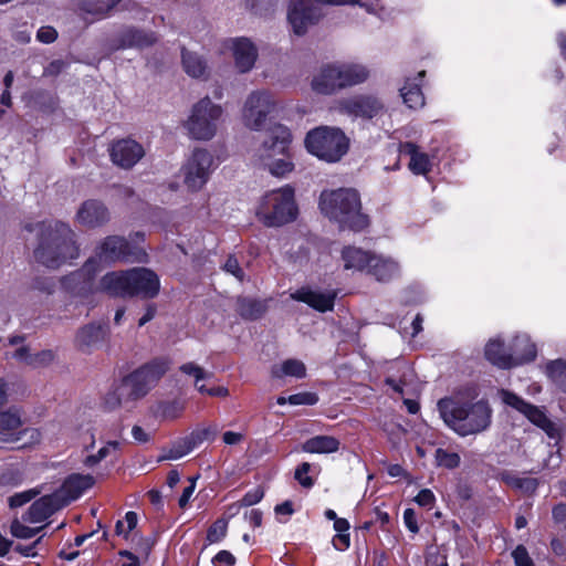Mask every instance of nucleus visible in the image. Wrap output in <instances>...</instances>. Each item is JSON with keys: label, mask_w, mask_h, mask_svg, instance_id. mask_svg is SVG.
Returning a JSON list of instances; mask_svg holds the SVG:
<instances>
[{"label": "nucleus", "mask_w": 566, "mask_h": 566, "mask_svg": "<svg viewBox=\"0 0 566 566\" xmlns=\"http://www.w3.org/2000/svg\"><path fill=\"white\" fill-rule=\"evenodd\" d=\"M25 230L38 235L33 255L42 265L57 269L78 256L76 234L69 224L51 220L27 224Z\"/></svg>", "instance_id": "1"}, {"label": "nucleus", "mask_w": 566, "mask_h": 566, "mask_svg": "<svg viewBox=\"0 0 566 566\" xmlns=\"http://www.w3.org/2000/svg\"><path fill=\"white\" fill-rule=\"evenodd\" d=\"M169 369V361L160 358L134 370L104 398L107 409L130 408L144 398Z\"/></svg>", "instance_id": "2"}, {"label": "nucleus", "mask_w": 566, "mask_h": 566, "mask_svg": "<svg viewBox=\"0 0 566 566\" xmlns=\"http://www.w3.org/2000/svg\"><path fill=\"white\" fill-rule=\"evenodd\" d=\"M438 410L444 423L460 436L485 431L492 419V408L486 400L465 401L460 395L443 398Z\"/></svg>", "instance_id": "3"}, {"label": "nucleus", "mask_w": 566, "mask_h": 566, "mask_svg": "<svg viewBox=\"0 0 566 566\" xmlns=\"http://www.w3.org/2000/svg\"><path fill=\"white\" fill-rule=\"evenodd\" d=\"M318 205L322 213L343 229L360 231L369 223L368 217L361 212L360 197L355 189L324 190Z\"/></svg>", "instance_id": "4"}, {"label": "nucleus", "mask_w": 566, "mask_h": 566, "mask_svg": "<svg viewBox=\"0 0 566 566\" xmlns=\"http://www.w3.org/2000/svg\"><path fill=\"white\" fill-rule=\"evenodd\" d=\"M292 135L287 127L277 124L271 127L268 138L258 149L261 165L274 177L284 178L294 170L290 154Z\"/></svg>", "instance_id": "5"}, {"label": "nucleus", "mask_w": 566, "mask_h": 566, "mask_svg": "<svg viewBox=\"0 0 566 566\" xmlns=\"http://www.w3.org/2000/svg\"><path fill=\"white\" fill-rule=\"evenodd\" d=\"M319 3L329 6L358 4L371 13L380 8V0H290L287 22L294 34L304 35L311 27L319 21L322 17Z\"/></svg>", "instance_id": "6"}, {"label": "nucleus", "mask_w": 566, "mask_h": 566, "mask_svg": "<svg viewBox=\"0 0 566 566\" xmlns=\"http://www.w3.org/2000/svg\"><path fill=\"white\" fill-rule=\"evenodd\" d=\"M258 220L265 227H282L297 217L294 188L285 185L265 192L255 208Z\"/></svg>", "instance_id": "7"}, {"label": "nucleus", "mask_w": 566, "mask_h": 566, "mask_svg": "<svg viewBox=\"0 0 566 566\" xmlns=\"http://www.w3.org/2000/svg\"><path fill=\"white\" fill-rule=\"evenodd\" d=\"M144 241V233L136 232L129 237L127 241L123 237L109 235L105 238L96 250V256L88 260L82 272L92 275L96 269L95 263H112L116 261H137L146 260V252L137 247L138 242Z\"/></svg>", "instance_id": "8"}, {"label": "nucleus", "mask_w": 566, "mask_h": 566, "mask_svg": "<svg viewBox=\"0 0 566 566\" xmlns=\"http://www.w3.org/2000/svg\"><path fill=\"white\" fill-rule=\"evenodd\" d=\"M304 144L310 154L327 163L339 161L349 148V140L344 132L329 126L310 130Z\"/></svg>", "instance_id": "9"}, {"label": "nucleus", "mask_w": 566, "mask_h": 566, "mask_svg": "<svg viewBox=\"0 0 566 566\" xmlns=\"http://www.w3.org/2000/svg\"><path fill=\"white\" fill-rule=\"evenodd\" d=\"M222 114V107L206 96L193 104L187 119L184 122V128L192 139L210 140L217 134L218 123Z\"/></svg>", "instance_id": "10"}, {"label": "nucleus", "mask_w": 566, "mask_h": 566, "mask_svg": "<svg viewBox=\"0 0 566 566\" xmlns=\"http://www.w3.org/2000/svg\"><path fill=\"white\" fill-rule=\"evenodd\" d=\"M214 168L212 154L205 148H196L180 169L184 185L191 192L200 191L209 181Z\"/></svg>", "instance_id": "11"}, {"label": "nucleus", "mask_w": 566, "mask_h": 566, "mask_svg": "<svg viewBox=\"0 0 566 566\" xmlns=\"http://www.w3.org/2000/svg\"><path fill=\"white\" fill-rule=\"evenodd\" d=\"M21 417L17 410L0 412V442L17 449L32 447L40 442L41 433L35 428H21Z\"/></svg>", "instance_id": "12"}, {"label": "nucleus", "mask_w": 566, "mask_h": 566, "mask_svg": "<svg viewBox=\"0 0 566 566\" xmlns=\"http://www.w3.org/2000/svg\"><path fill=\"white\" fill-rule=\"evenodd\" d=\"M497 396L502 403L523 415L530 422L541 428L551 439L559 437L557 426L547 417L544 408L530 403L521 396L507 389H500Z\"/></svg>", "instance_id": "13"}, {"label": "nucleus", "mask_w": 566, "mask_h": 566, "mask_svg": "<svg viewBox=\"0 0 566 566\" xmlns=\"http://www.w3.org/2000/svg\"><path fill=\"white\" fill-rule=\"evenodd\" d=\"M277 103L272 93L265 90L251 92L242 108V120L244 126L252 130H262L268 116L274 113Z\"/></svg>", "instance_id": "14"}, {"label": "nucleus", "mask_w": 566, "mask_h": 566, "mask_svg": "<svg viewBox=\"0 0 566 566\" xmlns=\"http://www.w3.org/2000/svg\"><path fill=\"white\" fill-rule=\"evenodd\" d=\"M129 296L140 295L145 298L155 297L160 290L158 275L146 268L129 270Z\"/></svg>", "instance_id": "15"}, {"label": "nucleus", "mask_w": 566, "mask_h": 566, "mask_svg": "<svg viewBox=\"0 0 566 566\" xmlns=\"http://www.w3.org/2000/svg\"><path fill=\"white\" fill-rule=\"evenodd\" d=\"M337 109L349 116L373 118L381 112L382 104L377 97L359 95L340 99Z\"/></svg>", "instance_id": "16"}, {"label": "nucleus", "mask_w": 566, "mask_h": 566, "mask_svg": "<svg viewBox=\"0 0 566 566\" xmlns=\"http://www.w3.org/2000/svg\"><path fill=\"white\" fill-rule=\"evenodd\" d=\"M108 220L109 211L107 207L96 199H88L82 202L75 213V221L80 226L90 229L102 227Z\"/></svg>", "instance_id": "17"}, {"label": "nucleus", "mask_w": 566, "mask_h": 566, "mask_svg": "<svg viewBox=\"0 0 566 566\" xmlns=\"http://www.w3.org/2000/svg\"><path fill=\"white\" fill-rule=\"evenodd\" d=\"M145 155L140 144L133 139H120L111 147L112 161L124 169L135 166Z\"/></svg>", "instance_id": "18"}, {"label": "nucleus", "mask_w": 566, "mask_h": 566, "mask_svg": "<svg viewBox=\"0 0 566 566\" xmlns=\"http://www.w3.org/2000/svg\"><path fill=\"white\" fill-rule=\"evenodd\" d=\"M94 483L95 479L91 474L73 473L64 480L61 488L54 494L59 495V501H62L61 504L65 506L70 502L77 500Z\"/></svg>", "instance_id": "19"}, {"label": "nucleus", "mask_w": 566, "mask_h": 566, "mask_svg": "<svg viewBox=\"0 0 566 566\" xmlns=\"http://www.w3.org/2000/svg\"><path fill=\"white\" fill-rule=\"evenodd\" d=\"M234 65L240 73L251 71L258 59V49L248 38H235L229 41Z\"/></svg>", "instance_id": "20"}, {"label": "nucleus", "mask_w": 566, "mask_h": 566, "mask_svg": "<svg viewBox=\"0 0 566 566\" xmlns=\"http://www.w3.org/2000/svg\"><path fill=\"white\" fill-rule=\"evenodd\" d=\"M336 293L334 291H319L310 286H303L291 293V298L303 302L318 312L333 310Z\"/></svg>", "instance_id": "21"}, {"label": "nucleus", "mask_w": 566, "mask_h": 566, "mask_svg": "<svg viewBox=\"0 0 566 566\" xmlns=\"http://www.w3.org/2000/svg\"><path fill=\"white\" fill-rule=\"evenodd\" d=\"M108 329L105 325L91 323L80 328L75 336V346L83 353H92L105 342Z\"/></svg>", "instance_id": "22"}, {"label": "nucleus", "mask_w": 566, "mask_h": 566, "mask_svg": "<svg viewBox=\"0 0 566 566\" xmlns=\"http://www.w3.org/2000/svg\"><path fill=\"white\" fill-rule=\"evenodd\" d=\"M312 90L322 95H332L342 90L335 63L322 65L313 75Z\"/></svg>", "instance_id": "23"}, {"label": "nucleus", "mask_w": 566, "mask_h": 566, "mask_svg": "<svg viewBox=\"0 0 566 566\" xmlns=\"http://www.w3.org/2000/svg\"><path fill=\"white\" fill-rule=\"evenodd\" d=\"M61 503L62 501H59V495H55L54 493L42 496L35 501L22 516L23 522H28L30 524L42 523L55 511L63 507Z\"/></svg>", "instance_id": "24"}, {"label": "nucleus", "mask_w": 566, "mask_h": 566, "mask_svg": "<svg viewBox=\"0 0 566 566\" xmlns=\"http://www.w3.org/2000/svg\"><path fill=\"white\" fill-rule=\"evenodd\" d=\"M367 273L378 282H389L399 276L400 265L394 258L374 252Z\"/></svg>", "instance_id": "25"}, {"label": "nucleus", "mask_w": 566, "mask_h": 566, "mask_svg": "<svg viewBox=\"0 0 566 566\" xmlns=\"http://www.w3.org/2000/svg\"><path fill=\"white\" fill-rule=\"evenodd\" d=\"M371 251L364 250L355 245H346L342 249L340 260L343 268L350 272H368L369 263L373 256Z\"/></svg>", "instance_id": "26"}, {"label": "nucleus", "mask_w": 566, "mask_h": 566, "mask_svg": "<svg viewBox=\"0 0 566 566\" xmlns=\"http://www.w3.org/2000/svg\"><path fill=\"white\" fill-rule=\"evenodd\" d=\"M340 88L364 83L369 76L366 65L355 62H335Z\"/></svg>", "instance_id": "27"}, {"label": "nucleus", "mask_w": 566, "mask_h": 566, "mask_svg": "<svg viewBox=\"0 0 566 566\" xmlns=\"http://www.w3.org/2000/svg\"><path fill=\"white\" fill-rule=\"evenodd\" d=\"M129 270L106 273L97 290L112 296H129Z\"/></svg>", "instance_id": "28"}, {"label": "nucleus", "mask_w": 566, "mask_h": 566, "mask_svg": "<svg viewBox=\"0 0 566 566\" xmlns=\"http://www.w3.org/2000/svg\"><path fill=\"white\" fill-rule=\"evenodd\" d=\"M424 74V71H420L415 76L407 77L400 88V96L409 108L417 109L424 105V96L421 91Z\"/></svg>", "instance_id": "29"}, {"label": "nucleus", "mask_w": 566, "mask_h": 566, "mask_svg": "<svg viewBox=\"0 0 566 566\" xmlns=\"http://www.w3.org/2000/svg\"><path fill=\"white\" fill-rule=\"evenodd\" d=\"M485 358L503 369L513 367V358L510 350V344L506 346L500 337L492 338L488 342L484 349Z\"/></svg>", "instance_id": "30"}, {"label": "nucleus", "mask_w": 566, "mask_h": 566, "mask_svg": "<svg viewBox=\"0 0 566 566\" xmlns=\"http://www.w3.org/2000/svg\"><path fill=\"white\" fill-rule=\"evenodd\" d=\"M513 367L532 361L536 357V346L526 334L516 335L510 343Z\"/></svg>", "instance_id": "31"}, {"label": "nucleus", "mask_w": 566, "mask_h": 566, "mask_svg": "<svg viewBox=\"0 0 566 566\" xmlns=\"http://www.w3.org/2000/svg\"><path fill=\"white\" fill-rule=\"evenodd\" d=\"M399 151L401 155L410 157L409 169L416 175H426L432 168V160L426 153L419 150L418 146L412 143L400 144Z\"/></svg>", "instance_id": "32"}, {"label": "nucleus", "mask_w": 566, "mask_h": 566, "mask_svg": "<svg viewBox=\"0 0 566 566\" xmlns=\"http://www.w3.org/2000/svg\"><path fill=\"white\" fill-rule=\"evenodd\" d=\"M12 357L27 366L32 368L46 367L51 365L55 358L54 353L51 349H43L36 353H31L28 347L18 348Z\"/></svg>", "instance_id": "33"}, {"label": "nucleus", "mask_w": 566, "mask_h": 566, "mask_svg": "<svg viewBox=\"0 0 566 566\" xmlns=\"http://www.w3.org/2000/svg\"><path fill=\"white\" fill-rule=\"evenodd\" d=\"M398 376L389 375L386 378V384L392 389V391L405 396L412 391L413 371L412 369L403 364L398 363Z\"/></svg>", "instance_id": "34"}, {"label": "nucleus", "mask_w": 566, "mask_h": 566, "mask_svg": "<svg viewBox=\"0 0 566 566\" xmlns=\"http://www.w3.org/2000/svg\"><path fill=\"white\" fill-rule=\"evenodd\" d=\"M157 40L154 32H144L140 30L128 29L123 32L117 49L144 48L151 45Z\"/></svg>", "instance_id": "35"}, {"label": "nucleus", "mask_w": 566, "mask_h": 566, "mask_svg": "<svg viewBox=\"0 0 566 566\" xmlns=\"http://www.w3.org/2000/svg\"><path fill=\"white\" fill-rule=\"evenodd\" d=\"M339 441L332 436H316L306 440L303 451L308 453H333L338 451Z\"/></svg>", "instance_id": "36"}, {"label": "nucleus", "mask_w": 566, "mask_h": 566, "mask_svg": "<svg viewBox=\"0 0 566 566\" xmlns=\"http://www.w3.org/2000/svg\"><path fill=\"white\" fill-rule=\"evenodd\" d=\"M181 60L182 67L189 76L193 78L206 76L208 70L207 63L199 54L182 50Z\"/></svg>", "instance_id": "37"}, {"label": "nucleus", "mask_w": 566, "mask_h": 566, "mask_svg": "<svg viewBox=\"0 0 566 566\" xmlns=\"http://www.w3.org/2000/svg\"><path fill=\"white\" fill-rule=\"evenodd\" d=\"M120 0H80V9L94 19H102L106 17L112 9H114Z\"/></svg>", "instance_id": "38"}, {"label": "nucleus", "mask_w": 566, "mask_h": 566, "mask_svg": "<svg viewBox=\"0 0 566 566\" xmlns=\"http://www.w3.org/2000/svg\"><path fill=\"white\" fill-rule=\"evenodd\" d=\"M272 373L277 378L284 376L303 378L306 374V368L303 361L298 359H286L279 367H275Z\"/></svg>", "instance_id": "39"}, {"label": "nucleus", "mask_w": 566, "mask_h": 566, "mask_svg": "<svg viewBox=\"0 0 566 566\" xmlns=\"http://www.w3.org/2000/svg\"><path fill=\"white\" fill-rule=\"evenodd\" d=\"M179 370L193 378V385L199 392H203L206 390V385L201 384V381L209 379L212 376V374L208 373L193 361L182 364L179 367Z\"/></svg>", "instance_id": "40"}, {"label": "nucleus", "mask_w": 566, "mask_h": 566, "mask_svg": "<svg viewBox=\"0 0 566 566\" xmlns=\"http://www.w3.org/2000/svg\"><path fill=\"white\" fill-rule=\"evenodd\" d=\"M548 378L566 392V361L557 359L546 365Z\"/></svg>", "instance_id": "41"}, {"label": "nucleus", "mask_w": 566, "mask_h": 566, "mask_svg": "<svg viewBox=\"0 0 566 566\" xmlns=\"http://www.w3.org/2000/svg\"><path fill=\"white\" fill-rule=\"evenodd\" d=\"M120 448V443L118 441H108L104 447H102L95 454L87 455L83 463L87 468H93L98 464L101 461L109 457L113 452L117 451Z\"/></svg>", "instance_id": "42"}, {"label": "nucleus", "mask_w": 566, "mask_h": 566, "mask_svg": "<svg viewBox=\"0 0 566 566\" xmlns=\"http://www.w3.org/2000/svg\"><path fill=\"white\" fill-rule=\"evenodd\" d=\"M264 304L251 298H242L238 303L239 313L247 318H256L264 312Z\"/></svg>", "instance_id": "43"}, {"label": "nucleus", "mask_w": 566, "mask_h": 566, "mask_svg": "<svg viewBox=\"0 0 566 566\" xmlns=\"http://www.w3.org/2000/svg\"><path fill=\"white\" fill-rule=\"evenodd\" d=\"M382 430L394 447L399 446L407 433V430L394 419L385 421Z\"/></svg>", "instance_id": "44"}, {"label": "nucleus", "mask_w": 566, "mask_h": 566, "mask_svg": "<svg viewBox=\"0 0 566 566\" xmlns=\"http://www.w3.org/2000/svg\"><path fill=\"white\" fill-rule=\"evenodd\" d=\"M185 409V403L178 400L160 403L156 415L163 420H174L178 418Z\"/></svg>", "instance_id": "45"}, {"label": "nucleus", "mask_w": 566, "mask_h": 566, "mask_svg": "<svg viewBox=\"0 0 566 566\" xmlns=\"http://www.w3.org/2000/svg\"><path fill=\"white\" fill-rule=\"evenodd\" d=\"M195 447L189 443V439L186 438L182 441L175 443L171 448L165 451L161 455V460H178L188 453H190Z\"/></svg>", "instance_id": "46"}, {"label": "nucleus", "mask_w": 566, "mask_h": 566, "mask_svg": "<svg viewBox=\"0 0 566 566\" xmlns=\"http://www.w3.org/2000/svg\"><path fill=\"white\" fill-rule=\"evenodd\" d=\"M23 518L12 521L10 525V532L13 537L21 539H29L34 537L43 527H30L25 525Z\"/></svg>", "instance_id": "47"}, {"label": "nucleus", "mask_w": 566, "mask_h": 566, "mask_svg": "<svg viewBox=\"0 0 566 566\" xmlns=\"http://www.w3.org/2000/svg\"><path fill=\"white\" fill-rule=\"evenodd\" d=\"M137 522V514L132 511L127 512L124 520L117 521L115 526L116 534L127 538L129 533L136 527Z\"/></svg>", "instance_id": "48"}, {"label": "nucleus", "mask_w": 566, "mask_h": 566, "mask_svg": "<svg viewBox=\"0 0 566 566\" xmlns=\"http://www.w3.org/2000/svg\"><path fill=\"white\" fill-rule=\"evenodd\" d=\"M217 428L209 427L205 429L195 430L188 436L189 443H191L195 449L199 447L205 441H212L217 436Z\"/></svg>", "instance_id": "49"}, {"label": "nucleus", "mask_w": 566, "mask_h": 566, "mask_svg": "<svg viewBox=\"0 0 566 566\" xmlns=\"http://www.w3.org/2000/svg\"><path fill=\"white\" fill-rule=\"evenodd\" d=\"M436 461L439 467L453 469L460 464V457L455 452H448L443 449H438L436 451Z\"/></svg>", "instance_id": "50"}, {"label": "nucleus", "mask_w": 566, "mask_h": 566, "mask_svg": "<svg viewBox=\"0 0 566 566\" xmlns=\"http://www.w3.org/2000/svg\"><path fill=\"white\" fill-rule=\"evenodd\" d=\"M228 523L226 520H217L208 530L207 541L211 544L220 542L227 534Z\"/></svg>", "instance_id": "51"}, {"label": "nucleus", "mask_w": 566, "mask_h": 566, "mask_svg": "<svg viewBox=\"0 0 566 566\" xmlns=\"http://www.w3.org/2000/svg\"><path fill=\"white\" fill-rule=\"evenodd\" d=\"M507 483L517 490H522L525 493H533L537 489V480L533 478H518L512 476L507 480Z\"/></svg>", "instance_id": "52"}, {"label": "nucleus", "mask_w": 566, "mask_h": 566, "mask_svg": "<svg viewBox=\"0 0 566 566\" xmlns=\"http://www.w3.org/2000/svg\"><path fill=\"white\" fill-rule=\"evenodd\" d=\"M318 398L313 392H300L291 395L287 398V401L290 405L297 406V405H315L317 402Z\"/></svg>", "instance_id": "53"}, {"label": "nucleus", "mask_w": 566, "mask_h": 566, "mask_svg": "<svg viewBox=\"0 0 566 566\" xmlns=\"http://www.w3.org/2000/svg\"><path fill=\"white\" fill-rule=\"evenodd\" d=\"M512 557L516 566H534L527 549L523 545H518L513 552Z\"/></svg>", "instance_id": "54"}, {"label": "nucleus", "mask_w": 566, "mask_h": 566, "mask_svg": "<svg viewBox=\"0 0 566 566\" xmlns=\"http://www.w3.org/2000/svg\"><path fill=\"white\" fill-rule=\"evenodd\" d=\"M310 469H311V464L307 462H304L295 471V479L304 488H311L313 485V480L308 475Z\"/></svg>", "instance_id": "55"}, {"label": "nucleus", "mask_w": 566, "mask_h": 566, "mask_svg": "<svg viewBox=\"0 0 566 566\" xmlns=\"http://www.w3.org/2000/svg\"><path fill=\"white\" fill-rule=\"evenodd\" d=\"M415 502L422 507L431 510L436 503V496L431 490L423 489L417 494Z\"/></svg>", "instance_id": "56"}, {"label": "nucleus", "mask_w": 566, "mask_h": 566, "mask_svg": "<svg viewBox=\"0 0 566 566\" xmlns=\"http://www.w3.org/2000/svg\"><path fill=\"white\" fill-rule=\"evenodd\" d=\"M35 495L36 492H34L33 490L15 493L14 495L9 497V505L11 507H20L25 503L30 502Z\"/></svg>", "instance_id": "57"}, {"label": "nucleus", "mask_w": 566, "mask_h": 566, "mask_svg": "<svg viewBox=\"0 0 566 566\" xmlns=\"http://www.w3.org/2000/svg\"><path fill=\"white\" fill-rule=\"evenodd\" d=\"M223 269H224V271L227 273L232 274L239 281H242L243 277H244V272L240 268L238 259L235 256H233V255H230L227 259V261H226V263L223 265Z\"/></svg>", "instance_id": "58"}, {"label": "nucleus", "mask_w": 566, "mask_h": 566, "mask_svg": "<svg viewBox=\"0 0 566 566\" xmlns=\"http://www.w3.org/2000/svg\"><path fill=\"white\" fill-rule=\"evenodd\" d=\"M264 496V492L260 486H256L249 492L245 493V495L240 501V504L242 506H252L256 503H259Z\"/></svg>", "instance_id": "59"}, {"label": "nucleus", "mask_w": 566, "mask_h": 566, "mask_svg": "<svg viewBox=\"0 0 566 566\" xmlns=\"http://www.w3.org/2000/svg\"><path fill=\"white\" fill-rule=\"evenodd\" d=\"M57 32L54 28L45 25L41 27L36 32V39L45 44L52 43L56 40Z\"/></svg>", "instance_id": "60"}, {"label": "nucleus", "mask_w": 566, "mask_h": 566, "mask_svg": "<svg viewBox=\"0 0 566 566\" xmlns=\"http://www.w3.org/2000/svg\"><path fill=\"white\" fill-rule=\"evenodd\" d=\"M403 523L408 531L416 534L419 532L416 512L413 509H406L403 512Z\"/></svg>", "instance_id": "61"}, {"label": "nucleus", "mask_w": 566, "mask_h": 566, "mask_svg": "<svg viewBox=\"0 0 566 566\" xmlns=\"http://www.w3.org/2000/svg\"><path fill=\"white\" fill-rule=\"evenodd\" d=\"M214 566H232L235 563L234 556L228 551H220L212 559Z\"/></svg>", "instance_id": "62"}, {"label": "nucleus", "mask_w": 566, "mask_h": 566, "mask_svg": "<svg viewBox=\"0 0 566 566\" xmlns=\"http://www.w3.org/2000/svg\"><path fill=\"white\" fill-rule=\"evenodd\" d=\"M350 538L349 533L336 534L333 538V545L338 551H345L349 547Z\"/></svg>", "instance_id": "63"}, {"label": "nucleus", "mask_w": 566, "mask_h": 566, "mask_svg": "<svg viewBox=\"0 0 566 566\" xmlns=\"http://www.w3.org/2000/svg\"><path fill=\"white\" fill-rule=\"evenodd\" d=\"M553 518L556 523L564 524L566 528V504L559 503L553 509Z\"/></svg>", "instance_id": "64"}]
</instances>
